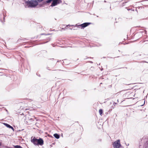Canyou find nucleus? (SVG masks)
Wrapping results in <instances>:
<instances>
[{"label":"nucleus","instance_id":"obj_17","mask_svg":"<svg viewBox=\"0 0 148 148\" xmlns=\"http://www.w3.org/2000/svg\"><path fill=\"white\" fill-rule=\"evenodd\" d=\"M68 26H69V25H67V27H68Z\"/></svg>","mask_w":148,"mask_h":148},{"label":"nucleus","instance_id":"obj_8","mask_svg":"<svg viewBox=\"0 0 148 148\" xmlns=\"http://www.w3.org/2000/svg\"><path fill=\"white\" fill-rule=\"evenodd\" d=\"M99 113L100 115L101 116L103 114V111L102 109H100L99 110Z\"/></svg>","mask_w":148,"mask_h":148},{"label":"nucleus","instance_id":"obj_1","mask_svg":"<svg viewBox=\"0 0 148 148\" xmlns=\"http://www.w3.org/2000/svg\"><path fill=\"white\" fill-rule=\"evenodd\" d=\"M31 142L35 145L42 146L44 144V141L42 138L37 139L35 137H32Z\"/></svg>","mask_w":148,"mask_h":148},{"label":"nucleus","instance_id":"obj_9","mask_svg":"<svg viewBox=\"0 0 148 148\" xmlns=\"http://www.w3.org/2000/svg\"><path fill=\"white\" fill-rule=\"evenodd\" d=\"M132 93H133V92H132L131 91L128 92L126 93V95H131L132 94V95H133V94Z\"/></svg>","mask_w":148,"mask_h":148},{"label":"nucleus","instance_id":"obj_4","mask_svg":"<svg viewBox=\"0 0 148 148\" xmlns=\"http://www.w3.org/2000/svg\"><path fill=\"white\" fill-rule=\"evenodd\" d=\"M112 145L114 148H119L121 146L119 140L115 141L113 143Z\"/></svg>","mask_w":148,"mask_h":148},{"label":"nucleus","instance_id":"obj_7","mask_svg":"<svg viewBox=\"0 0 148 148\" xmlns=\"http://www.w3.org/2000/svg\"><path fill=\"white\" fill-rule=\"evenodd\" d=\"M53 136H54L55 138H56L57 139H58L60 138L59 135L58 134H54Z\"/></svg>","mask_w":148,"mask_h":148},{"label":"nucleus","instance_id":"obj_12","mask_svg":"<svg viewBox=\"0 0 148 148\" xmlns=\"http://www.w3.org/2000/svg\"><path fill=\"white\" fill-rule=\"evenodd\" d=\"M116 104V103H114L113 104L114 105V107H113V109H114V108H115V104Z\"/></svg>","mask_w":148,"mask_h":148},{"label":"nucleus","instance_id":"obj_16","mask_svg":"<svg viewBox=\"0 0 148 148\" xmlns=\"http://www.w3.org/2000/svg\"><path fill=\"white\" fill-rule=\"evenodd\" d=\"M129 97L130 98H132V97H131V96H129Z\"/></svg>","mask_w":148,"mask_h":148},{"label":"nucleus","instance_id":"obj_14","mask_svg":"<svg viewBox=\"0 0 148 148\" xmlns=\"http://www.w3.org/2000/svg\"><path fill=\"white\" fill-rule=\"evenodd\" d=\"M1 145H2L1 143L0 142V146H1Z\"/></svg>","mask_w":148,"mask_h":148},{"label":"nucleus","instance_id":"obj_11","mask_svg":"<svg viewBox=\"0 0 148 148\" xmlns=\"http://www.w3.org/2000/svg\"><path fill=\"white\" fill-rule=\"evenodd\" d=\"M43 0H37V1L39 2H40L42 1Z\"/></svg>","mask_w":148,"mask_h":148},{"label":"nucleus","instance_id":"obj_5","mask_svg":"<svg viewBox=\"0 0 148 148\" xmlns=\"http://www.w3.org/2000/svg\"><path fill=\"white\" fill-rule=\"evenodd\" d=\"M91 23H83L81 24L77 25V24L75 26L77 27L78 28H81V29L84 28L88 26L89 25L91 24Z\"/></svg>","mask_w":148,"mask_h":148},{"label":"nucleus","instance_id":"obj_13","mask_svg":"<svg viewBox=\"0 0 148 148\" xmlns=\"http://www.w3.org/2000/svg\"><path fill=\"white\" fill-rule=\"evenodd\" d=\"M136 86H134V87L132 89H134V87H135ZM136 89H137L136 88H134V90H136Z\"/></svg>","mask_w":148,"mask_h":148},{"label":"nucleus","instance_id":"obj_6","mask_svg":"<svg viewBox=\"0 0 148 148\" xmlns=\"http://www.w3.org/2000/svg\"><path fill=\"white\" fill-rule=\"evenodd\" d=\"M4 125L7 127H9V128H10L12 129V130H14V128L11 126L10 125L7 124V123H4Z\"/></svg>","mask_w":148,"mask_h":148},{"label":"nucleus","instance_id":"obj_3","mask_svg":"<svg viewBox=\"0 0 148 148\" xmlns=\"http://www.w3.org/2000/svg\"><path fill=\"white\" fill-rule=\"evenodd\" d=\"M52 1V2L51 5L52 7L54 6L59 3V0H47L46 1V3H50Z\"/></svg>","mask_w":148,"mask_h":148},{"label":"nucleus","instance_id":"obj_10","mask_svg":"<svg viewBox=\"0 0 148 148\" xmlns=\"http://www.w3.org/2000/svg\"><path fill=\"white\" fill-rule=\"evenodd\" d=\"M14 148H23L20 145H15L14 146Z\"/></svg>","mask_w":148,"mask_h":148},{"label":"nucleus","instance_id":"obj_15","mask_svg":"<svg viewBox=\"0 0 148 148\" xmlns=\"http://www.w3.org/2000/svg\"><path fill=\"white\" fill-rule=\"evenodd\" d=\"M29 109H25V110H29Z\"/></svg>","mask_w":148,"mask_h":148},{"label":"nucleus","instance_id":"obj_2","mask_svg":"<svg viewBox=\"0 0 148 148\" xmlns=\"http://www.w3.org/2000/svg\"><path fill=\"white\" fill-rule=\"evenodd\" d=\"M26 3L29 7L34 8L38 4V1L36 0H31L26 2Z\"/></svg>","mask_w":148,"mask_h":148}]
</instances>
